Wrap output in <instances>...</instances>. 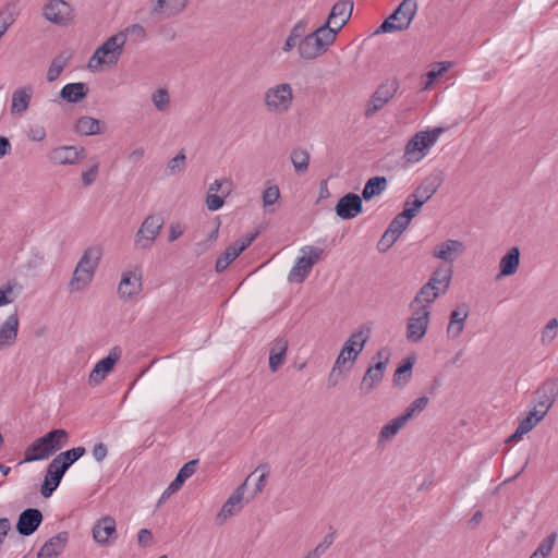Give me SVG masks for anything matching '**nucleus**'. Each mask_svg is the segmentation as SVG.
Masks as SVG:
<instances>
[{
	"mask_svg": "<svg viewBox=\"0 0 558 558\" xmlns=\"http://www.w3.org/2000/svg\"><path fill=\"white\" fill-rule=\"evenodd\" d=\"M336 40V33L327 26H319L305 35L298 44L301 59L311 61L324 54Z\"/></svg>",
	"mask_w": 558,
	"mask_h": 558,
	"instance_id": "nucleus-1",
	"label": "nucleus"
},
{
	"mask_svg": "<svg viewBox=\"0 0 558 558\" xmlns=\"http://www.w3.org/2000/svg\"><path fill=\"white\" fill-rule=\"evenodd\" d=\"M444 131V128H435L433 130L416 132L404 147L403 159L409 163L421 161L437 143Z\"/></svg>",
	"mask_w": 558,
	"mask_h": 558,
	"instance_id": "nucleus-2",
	"label": "nucleus"
},
{
	"mask_svg": "<svg viewBox=\"0 0 558 558\" xmlns=\"http://www.w3.org/2000/svg\"><path fill=\"white\" fill-rule=\"evenodd\" d=\"M123 34H114L106 39V41L98 47L88 61L90 69L107 65L114 66L124 50Z\"/></svg>",
	"mask_w": 558,
	"mask_h": 558,
	"instance_id": "nucleus-3",
	"label": "nucleus"
},
{
	"mask_svg": "<svg viewBox=\"0 0 558 558\" xmlns=\"http://www.w3.org/2000/svg\"><path fill=\"white\" fill-rule=\"evenodd\" d=\"M418 9L417 0H403L379 26L376 33L405 31L410 27Z\"/></svg>",
	"mask_w": 558,
	"mask_h": 558,
	"instance_id": "nucleus-4",
	"label": "nucleus"
},
{
	"mask_svg": "<svg viewBox=\"0 0 558 558\" xmlns=\"http://www.w3.org/2000/svg\"><path fill=\"white\" fill-rule=\"evenodd\" d=\"M267 112L271 114L287 113L293 104V89L289 83H281L269 87L263 98Z\"/></svg>",
	"mask_w": 558,
	"mask_h": 558,
	"instance_id": "nucleus-5",
	"label": "nucleus"
},
{
	"mask_svg": "<svg viewBox=\"0 0 558 558\" xmlns=\"http://www.w3.org/2000/svg\"><path fill=\"white\" fill-rule=\"evenodd\" d=\"M69 439V434L65 429H52L45 436L36 439L31 449L36 452L40 460H46L51 457L56 451L63 448Z\"/></svg>",
	"mask_w": 558,
	"mask_h": 558,
	"instance_id": "nucleus-6",
	"label": "nucleus"
},
{
	"mask_svg": "<svg viewBox=\"0 0 558 558\" xmlns=\"http://www.w3.org/2000/svg\"><path fill=\"white\" fill-rule=\"evenodd\" d=\"M304 254L299 257L295 265L288 275L290 282H303L312 270V267L320 259L324 250L317 246H304L301 248Z\"/></svg>",
	"mask_w": 558,
	"mask_h": 558,
	"instance_id": "nucleus-7",
	"label": "nucleus"
},
{
	"mask_svg": "<svg viewBox=\"0 0 558 558\" xmlns=\"http://www.w3.org/2000/svg\"><path fill=\"white\" fill-rule=\"evenodd\" d=\"M399 82L397 78H389L383 82L373 93L364 110L365 118H372L381 110L397 94Z\"/></svg>",
	"mask_w": 558,
	"mask_h": 558,
	"instance_id": "nucleus-8",
	"label": "nucleus"
},
{
	"mask_svg": "<svg viewBox=\"0 0 558 558\" xmlns=\"http://www.w3.org/2000/svg\"><path fill=\"white\" fill-rule=\"evenodd\" d=\"M163 226V219L159 215H148L135 233L134 245L136 248L146 250L151 247L158 238Z\"/></svg>",
	"mask_w": 558,
	"mask_h": 558,
	"instance_id": "nucleus-9",
	"label": "nucleus"
},
{
	"mask_svg": "<svg viewBox=\"0 0 558 558\" xmlns=\"http://www.w3.org/2000/svg\"><path fill=\"white\" fill-rule=\"evenodd\" d=\"M44 19L59 26H68L74 21V9L65 0H49L41 9Z\"/></svg>",
	"mask_w": 558,
	"mask_h": 558,
	"instance_id": "nucleus-10",
	"label": "nucleus"
},
{
	"mask_svg": "<svg viewBox=\"0 0 558 558\" xmlns=\"http://www.w3.org/2000/svg\"><path fill=\"white\" fill-rule=\"evenodd\" d=\"M412 313L407 323V339L410 342L421 341L428 329L430 308L425 306L411 308Z\"/></svg>",
	"mask_w": 558,
	"mask_h": 558,
	"instance_id": "nucleus-11",
	"label": "nucleus"
},
{
	"mask_svg": "<svg viewBox=\"0 0 558 558\" xmlns=\"http://www.w3.org/2000/svg\"><path fill=\"white\" fill-rule=\"evenodd\" d=\"M189 3L190 0H149V14L160 20L177 17L186 10Z\"/></svg>",
	"mask_w": 558,
	"mask_h": 558,
	"instance_id": "nucleus-12",
	"label": "nucleus"
},
{
	"mask_svg": "<svg viewBox=\"0 0 558 558\" xmlns=\"http://www.w3.org/2000/svg\"><path fill=\"white\" fill-rule=\"evenodd\" d=\"M536 396L537 401L533 410L545 417L558 397V381L556 379L545 380L536 390Z\"/></svg>",
	"mask_w": 558,
	"mask_h": 558,
	"instance_id": "nucleus-13",
	"label": "nucleus"
},
{
	"mask_svg": "<svg viewBox=\"0 0 558 558\" xmlns=\"http://www.w3.org/2000/svg\"><path fill=\"white\" fill-rule=\"evenodd\" d=\"M352 11L353 2L351 0H339L332 5L328 19L323 26L335 31L337 35L350 20Z\"/></svg>",
	"mask_w": 558,
	"mask_h": 558,
	"instance_id": "nucleus-14",
	"label": "nucleus"
},
{
	"mask_svg": "<svg viewBox=\"0 0 558 558\" xmlns=\"http://www.w3.org/2000/svg\"><path fill=\"white\" fill-rule=\"evenodd\" d=\"M85 157V148L82 146H59L53 148L49 155V160L58 166L76 165Z\"/></svg>",
	"mask_w": 558,
	"mask_h": 558,
	"instance_id": "nucleus-15",
	"label": "nucleus"
},
{
	"mask_svg": "<svg viewBox=\"0 0 558 558\" xmlns=\"http://www.w3.org/2000/svg\"><path fill=\"white\" fill-rule=\"evenodd\" d=\"M93 538L100 546H109L117 539V525L112 517L97 520L93 527Z\"/></svg>",
	"mask_w": 558,
	"mask_h": 558,
	"instance_id": "nucleus-16",
	"label": "nucleus"
},
{
	"mask_svg": "<svg viewBox=\"0 0 558 558\" xmlns=\"http://www.w3.org/2000/svg\"><path fill=\"white\" fill-rule=\"evenodd\" d=\"M119 359L120 351L117 348H113L109 352L108 356L101 359L99 362L96 363V365L94 366L88 376V384L90 386L100 385L106 379L108 374L113 369Z\"/></svg>",
	"mask_w": 558,
	"mask_h": 558,
	"instance_id": "nucleus-17",
	"label": "nucleus"
},
{
	"mask_svg": "<svg viewBox=\"0 0 558 558\" xmlns=\"http://www.w3.org/2000/svg\"><path fill=\"white\" fill-rule=\"evenodd\" d=\"M248 478L250 476L232 493V495L222 505L220 511L216 517V521L218 522V524L225 523L227 519L241 511L242 499L245 493Z\"/></svg>",
	"mask_w": 558,
	"mask_h": 558,
	"instance_id": "nucleus-18",
	"label": "nucleus"
},
{
	"mask_svg": "<svg viewBox=\"0 0 558 558\" xmlns=\"http://www.w3.org/2000/svg\"><path fill=\"white\" fill-rule=\"evenodd\" d=\"M335 210L341 219H353L363 210L362 197L354 193H348L338 201Z\"/></svg>",
	"mask_w": 558,
	"mask_h": 558,
	"instance_id": "nucleus-19",
	"label": "nucleus"
},
{
	"mask_svg": "<svg viewBox=\"0 0 558 558\" xmlns=\"http://www.w3.org/2000/svg\"><path fill=\"white\" fill-rule=\"evenodd\" d=\"M142 290V275L138 269L129 270L122 275L118 287V293L121 299L129 300L138 294Z\"/></svg>",
	"mask_w": 558,
	"mask_h": 558,
	"instance_id": "nucleus-20",
	"label": "nucleus"
},
{
	"mask_svg": "<svg viewBox=\"0 0 558 558\" xmlns=\"http://www.w3.org/2000/svg\"><path fill=\"white\" fill-rule=\"evenodd\" d=\"M465 251L464 244L459 240H446L437 244L432 252L433 257L446 263H453Z\"/></svg>",
	"mask_w": 558,
	"mask_h": 558,
	"instance_id": "nucleus-21",
	"label": "nucleus"
},
{
	"mask_svg": "<svg viewBox=\"0 0 558 558\" xmlns=\"http://www.w3.org/2000/svg\"><path fill=\"white\" fill-rule=\"evenodd\" d=\"M43 521L40 510L28 508L22 511L16 523V531L23 536H29L38 529Z\"/></svg>",
	"mask_w": 558,
	"mask_h": 558,
	"instance_id": "nucleus-22",
	"label": "nucleus"
},
{
	"mask_svg": "<svg viewBox=\"0 0 558 558\" xmlns=\"http://www.w3.org/2000/svg\"><path fill=\"white\" fill-rule=\"evenodd\" d=\"M385 369L386 361H377L374 365H371L367 368L360 385L362 396H367L375 389V387L383 380Z\"/></svg>",
	"mask_w": 558,
	"mask_h": 558,
	"instance_id": "nucleus-23",
	"label": "nucleus"
},
{
	"mask_svg": "<svg viewBox=\"0 0 558 558\" xmlns=\"http://www.w3.org/2000/svg\"><path fill=\"white\" fill-rule=\"evenodd\" d=\"M469 306L465 303L458 305L449 316L447 326V336L449 339H458L464 330L465 322L469 317Z\"/></svg>",
	"mask_w": 558,
	"mask_h": 558,
	"instance_id": "nucleus-24",
	"label": "nucleus"
},
{
	"mask_svg": "<svg viewBox=\"0 0 558 558\" xmlns=\"http://www.w3.org/2000/svg\"><path fill=\"white\" fill-rule=\"evenodd\" d=\"M440 183V180L436 177L425 178L411 194L415 207H422L428 199H430L439 189Z\"/></svg>",
	"mask_w": 558,
	"mask_h": 558,
	"instance_id": "nucleus-25",
	"label": "nucleus"
},
{
	"mask_svg": "<svg viewBox=\"0 0 558 558\" xmlns=\"http://www.w3.org/2000/svg\"><path fill=\"white\" fill-rule=\"evenodd\" d=\"M69 541L68 532H60L59 534L49 538L39 549L37 558H57L65 548Z\"/></svg>",
	"mask_w": 558,
	"mask_h": 558,
	"instance_id": "nucleus-26",
	"label": "nucleus"
},
{
	"mask_svg": "<svg viewBox=\"0 0 558 558\" xmlns=\"http://www.w3.org/2000/svg\"><path fill=\"white\" fill-rule=\"evenodd\" d=\"M289 342L286 338H276L269 345V369L272 373L278 369L286 362Z\"/></svg>",
	"mask_w": 558,
	"mask_h": 558,
	"instance_id": "nucleus-27",
	"label": "nucleus"
},
{
	"mask_svg": "<svg viewBox=\"0 0 558 558\" xmlns=\"http://www.w3.org/2000/svg\"><path fill=\"white\" fill-rule=\"evenodd\" d=\"M64 469L60 468L57 463L50 462L47 468L44 483L40 488V493L44 497L48 498L59 486L64 473Z\"/></svg>",
	"mask_w": 558,
	"mask_h": 558,
	"instance_id": "nucleus-28",
	"label": "nucleus"
},
{
	"mask_svg": "<svg viewBox=\"0 0 558 558\" xmlns=\"http://www.w3.org/2000/svg\"><path fill=\"white\" fill-rule=\"evenodd\" d=\"M19 316L16 313L7 317L0 327V351L4 348L12 347L17 338Z\"/></svg>",
	"mask_w": 558,
	"mask_h": 558,
	"instance_id": "nucleus-29",
	"label": "nucleus"
},
{
	"mask_svg": "<svg viewBox=\"0 0 558 558\" xmlns=\"http://www.w3.org/2000/svg\"><path fill=\"white\" fill-rule=\"evenodd\" d=\"M520 266V250L517 246L511 247L499 262L500 271L496 279L499 280L502 277H509L517 272Z\"/></svg>",
	"mask_w": 558,
	"mask_h": 558,
	"instance_id": "nucleus-30",
	"label": "nucleus"
},
{
	"mask_svg": "<svg viewBox=\"0 0 558 558\" xmlns=\"http://www.w3.org/2000/svg\"><path fill=\"white\" fill-rule=\"evenodd\" d=\"M33 95L31 86L22 87L13 92L11 100V113L23 116L28 109Z\"/></svg>",
	"mask_w": 558,
	"mask_h": 558,
	"instance_id": "nucleus-31",
	"label": "nucleus"
},
{
	"mask_svg": "<svg viewBox=\"0 0 558 558\" xmlns=\"http://www.w3.org/2000/svg\"><path fill=\"white\" fill-rule=\"evenodd\" d=\"M441 294L442 293L437 289V287H432V283H425L416 293L410 304V307L416 308L425 306L426 308H429L430 304H433Z\"/></svg>",
	"mask_w": 558,
	"mask_h": 558,
	"instance_id": "nucleus-32",
	"label": "nucleus"
},
{
	"mask_svg": "<svg viewBox=\"0 0 558 558\" xmlns=\"http://www.w3.org/2000/svg\"><path fill=\"white\" fill-rule=\"evenodd\" d=\"M88 94V87L85 83H70L62 87L60 97L68 102H80Z\"/></svg>",
	"mask_w": 558,
	"mask_h": 558,
	"instance_id": "nucleus-33",
	"label": "nucleus"
},
{
	"mask_svg": "<svg viewBox=\"0 0 558 558\" xmlns=\"http://www.w3.org/2000/svg\"><path fill=\"white\" fill-rule=\"evenodd\" d=\"M102 251L98 246L86 248L76 266L86 269L90 275L95 276V271L99 265Z\"/></svg>",
	"mask_w": 558,
	"mask_h": 558,
	"instance_id": "nucleus-34",
	"label": "nucleus"
},
{
	"mask_svg": "<svg viewBox=\"0 0 558 558\" xmlns=\"http://www.w3.org/2000/svg\"><path fill=\"white\" fill-rule=\"evenodd\" d=\"M452 278V269L450 267H437L426 283H432V287H437L439 291L445 294L449 289Z\"/></svg>",
	"mask_w": 558,
	"mask_h": 558,
	"instance_id": "nucleus-35",
	"label": "nucleus"
},
{
	"mask_svg": "<svg viewBox=\"0 0 558 558\" xmlns=\"http://www.w3.org/2000/svg\"><path fill=\"white\" fill-rule=\"evenodd\" d=\"M93 279L94 276L90 275L86 269L76 266L68 284V289L71 293L83 291L89 287Z\"/></svg>",
	"mask_w": 558,
	"mask_h": 558,
	"instance_id": "nucleus-36",
	"label": "nucleus"
},
{
	"mask_svg": "<svg viewBox=\"0 0 558 558\" xmlns=\"http://www.w3.org/2000/svg\"><path fill=\"white\" fill-rule=\"evenodd\" d=\"M388 181L385 177H373L367 180L363 191L362 198L369 201L375 196L380 195L387 187Z\"/></svg>",
	"mask_w": 558,
	"mask_h": 558,
	"instance_id": "nucleus-37",
	"label": "nucleus"
},
{
	"mask_svg": "<svg viewBox=\"0 0 558 558\" xmlns=\"http://www.w3.org/2000/svg\"><path fill=\"white\" fill-rule=\"evenodd\" d=\"M75 131L81 135H97L102 133L101 122L92 117H81L75 123Z\"/></svg>",
	"mask_w": 558,
	"mask_h": 558,
	"instance_id": "nucleus-38",
	"label": "nucleus"
},
{
	"mask_svg": "<svg viewBox=\"0 0 558 558\" xmlns=\"http://www.w3.org/2000/svg\"><path fill=\"white\" fill-rule=\"evenodd\" d=\"M86 450L84 447H75L59 453L52 459V462L66 471L75 461L82 458Z\"/></svg>",
	"mask_w": 558,
	"mask_h": 558,
	"instance_id": "nucleus-39",
	"label": "nucleus"
},
{
	"mask_svg": "<svg viewBox=\"0 0 558 558\" xmlns=\"http://www.w3.org/2000/svg\"><path fill=\"white\" fill-rule=\"evenodd\" d=\"M71 59V53L63 51L60 54H58L56 58L52 59L48 71H47V81L49 83L54 82L60 74L63 72L65 66L68 65L69 61Z\"/></svg>",
	"mask_w": 558,
	"mask_h": 558,
	"instance_id": "nucleus-40",
	"label": "nucleus"
},
{
	"mask_svg": "<svg viewBox=\"0 0 558 558\" xmlns=\"http://www.w3.org/2000/svg\"><path fill=\"white\" fill-rule=\"evenodd\" d=\"M407 422L408 421L403 415L393 418L391 422L381 427L378 441L383 444L393 438Z\"/></svg>",
	"mask_w": 558,
	"mask_h": 558,
	"instance_id": "nucleus-41",
	"label": "nucleus"
},
{
	"mask_svg": "<svg viewBox=\"0 0 558 558\" xmlns=\"http://www.w3.org/2000/svg\"><path fill=\"white\" fill-rule=\"evenodd\" d=\"M411 220L412 215L410 214V210H402L391 220V222L388 226V229L400 236L403 233V231L409 227Z\"/></svg>",
	"mask_w": 558,
	"mask_h": 558,
	"instance_id": "nucleus-42",
	"label": "nucleus"
},
{
	"mask_svg": "<svg viewBox=\"0 0 558 558\" xmlns=\"http://www.w3.org/2000/svg\"><path fill=\"white\" fill-rule=\"evenodd\" d=\"M186 165V156L183 150H180L173 158H171L165 169L167 177H173L183 172Z\"/></svg>",
	"mask_w": 558,
	"mask_h": 558,
	"instance_id": "nucleus-43",
	"label": "nucleus"
},
{
	"mask_svg": "<svg viewBox=\"0 0 558 558\" xmlns=\"http://www.w3.org/2000/svg\"><path fill=\"white\" fill-rule=\"evenodd\" d=\"M240 255L234 245H229L225 252L217 258L215 269L217 272H222L228 266Z\"/></svg>",
	"mask_w": 558,
	"mask_h": 558,
	"instance_id": "nucleus-44",
	"label": "nucleus"
},
{
	"mask_svg": "<svg viewBox=\"0 0 558 558\" xmlns=\"http://www.w3.org/2000/svg\"><path fill=\"white\" fill-rule=\"evenodd\" d=\"M556 539L557 533L551 532L539 543L536 550L529 558H547L555 546Z\"/></svg>",
	"mask_w": 558,
	"mask_h": 558,
	"instance_id": "nucleus-45",
	"label": "nucleus"
},
{
	"mask_svg": "<svg viewBox=\"0 0 558 558\" xmlns=\"http://www.w3.org/2000/svg\"><path fill=\"white\" fill-rule=\"evenodd\" d=\"M356 357L357 355L355 351H353L349 347H342L333 366H336V368H341L347 372L352 367L353 362L355 361Z\"/></svg>",
	"mask_w": 558,
	"mask_h": 558,
	"instance_id": "nucleus-46",
	"label": "nucleus"
},
{
	"mask_svg": "<svg viewBox=\"0 0 558 558\" xmlns=\"http://www.w3.org/2000/svg\"><path fill=\"white\" fill-rule=\"evenodd\" d=\"M291 162L299 173H304L310 163V155L305 149H293L291 153Z\"/></svg>",
	"mask_w": 558,
	"mask_h": 558,
	"instance_id": "nucleus-47",
	"label": "nucleus"
},
{
	"mask_svg": "<svg viewBox=\"0 0 558 558\" xmlns=\"http://www.w3.org/2000/svg\"><path fill=\"white\" fill-rule=\"evenodd\" d=\"M15 4H9L0 11V36L2 37L8 28L15 22Z\"/></svg>",
	"mask_w": 558,
	"mask_h": 558,
	"instance_id": "nucleus-48",
	"label": "nucleus"
},
{
	"mask_svg": "<svg viewBox=\"0 0 558 558\" xmlns=\"http://www.w3.org/2000/svg\"><path fill=\"white\" fill-rule=\"evenodd\" d=\"M151 101L160 112H166L170 108V95L166 88L156 89L151 95Z\"/></svg>",
	"mask_w": 558,
	"mask_h": 558,
	"instance_id": "nucleus-49",
	"label": "nucleus"
},
{
	"mask_svg": "<svg viewBox=\"0 0 558 558\" xmlns=\"http://www.w3.org/2000/svg\"><path fill=\"white\" fill-rule=\"evenodd\" d=\"M412 367L413 361L410 359L405 360L404 363L396 369L393 374V384L396 386H403L407 384L411 377Z\"/></svg>",
	"mask_w": 558,
	"mask_h": 558,
	"instance_id": "nucleus-50",
	"label": "nucleus"
},
{
	"mask_svg": "<svg viewBox=\"0 0 558 558\" xmlns=\"http://www.w3.org/2000/svg\"><path fill=\"white\" fill-rule=\"evenodd\" d=\"M558 332V319L551 318L548 320V323L545 325V327L542 330L541 335V341L543 345L550 344L554 339L557 337Z\"/></svg>",
	"mask_w": 558,
	"mask_h": 558,
	"instance_id": "nucleus-51",
	"label": "nucleus"
},
{
	"mask_svg": "<svg viewBox=\"0 0 558 558\" xmlns=\"http://www.w3.org/2000/svg\"><path fill=\"white\" fill-rule=\"evenodd\" d=\"M543 415L536 413V411L532 410L529 412L527 416L519 422L520 434H527L531 432L542 420Z\"/></svg>",
	"mask_w": 558,
	"mask_h": 558,
	"instance_id": "nucleus-52",
	"label": "nucleus"
},
{
	"mask_svg": "<svg viewBox=\"0 0 558 558\" xmlns=\"http://www.w3.org/2000/svg\"><path fill=\"white\" fill-rule=\"evenodd\" d=\"M429 400L427 397H420L415 399L402 414L407 421H409L413 415L422 412L428 404Z\"/></svg>",
	"mask_w": 558,
	"mask_h": 558,
	"instance_id": "nucleus-53",
	"label": "nucleus"
},
{
	"mask_svg": "<svg viewBox=\"0 0 558 558\" xmlns=\"http://www.w3.org/2000/svg\"><path fill=\"white\" fill-rule=\"evenodd\" d=\"M367 341V337L363 335V331H359L353 333L343 344V347H349L353 351L356 352V355L363 350L365 343Z\"/></svg>",
	"mask_w": 558,
	"mask_h": 558,
	"instance_id": "nucleus-54",
	"label": "nucleus"
},
{
	"mask_svg": "<svg viewBox=\"0 0 558 558\" xmlns=\"http://www.w3.org/2000/svg\"><path fill=\"white\" fill-rule=\"evenodd\" d=\"M117 34H123L124 45L126 44L128 36H135L137 39H143L146 37L145 28L137 23L126 26L124 29L118 32Z\"/></svg>",
	"mask_w": 558,
	"mask_h": 558,
	"instance_id": "nucleus-55",
	"label": "nucleus"
},
{
	"mask_svg": "<svg viewBox=\"0 0 558 558\" xmlns=\"http://www.w3.org/2000/svg\"><path fill=\"white\" fill-rule=\"evenodd\" d=\"M280 197V191L277 185L268 186L263 193V206L268 208L274 205Z\"/></svg>",
	"mask_w": 558,
	"mask_h": 558,
	"instance_id": "nucleus-56",
	"label": "nucleus"
},
{
	"mask_svg": "<svg viewBox=\"0 0 558 558\" xmlns=\"http://www.w3.org/2000/svg\"><path fill=\"white\" fill-rule=\"evenodd\" d=\"M197 463H198V460H191V461L186 462L180 469L179 473L175 476L178 482H181L183 484L189 477H191L195 473Z\"/></svg>",
	"mask_w": 558,
	"mask_h": 558,
	"instance_id": "nucleus-57",
	"label": "nucleus"
},
{
	"mask_svg": "<svg viewBox=\"0 0 558 558\" xmlns=\"http://www.w3.org/2000/svg\"><path fill=\"white\" fill-rule=\"evenodd\" d=\"M208 193L221 192L223 196H228L231 192V182L228 179L215 180L208 187Z\"/></svg>",
	"mask_w": 558,
	"mask_h": 558,
	"instance_id": "nucleus-58",
	"label": "nucleus"
},
{
	"mask_svg": "<svg viewBox=\"0 0 558 558\" xmlns=\"http://www.w3.org/2000/svg\"><path fill=\"white\" fill-rule=\"evenodd\" d=\"M99 170V162L97 160L82 173V183L84 186H90L97 179Z\"/></svg>",
	"mask_w": 558,
	"mask_h": 558,
	"instance_id": "nucleus-59",
	"label": "nucleus"
},
{
	"mask_svg": "<svg viewBox=\"0 0 558 558\" xmlns=\"http://www.w3.org/2000/svg\"><path fill=\"white\" fill-rule=\"evenodd\" d=\"M335 539L333 533L327 534L323 541L312 550H310L315 558H320L326 550L332 545Z\"/></svg>",
	"mask_w": 558,
	"mask_h": 558,
	"instance_id": "nucleus-60",
	"label": "nucleus"
},
{
	"mask_svg": "<svg viewBox=\"0 0 558 558\" xmlns=\"http://www.w3.org/2000/svg\"><path fill=\"white\" fill-rule=\"evenodd\" d=\"M399 235L395 232H391L388 228L383 234L380 241L378 242V250L380 252H386L388 248L392 246V244L398 240Z\"/></svg>",
	"mask_w": 558,
	"mask_h": 558,
	"instance_id": "nucleus-61",
	"label": "nucleus"
},
{
	"mask_svg": "<svg viewBox=\"0 0 558 558\" xmlns=\"http://www.w3.org/2000/svg\"><path fill=\"white\" fill-rule=\"evenodd\" d=\"M399 235L395 232H391L388 228L383 234L380 241L378 242V250L380 252H386L388 248L392 246V244L398 240Z\"/></svg>",
	"mask_w": 558,
	"mask_h": 558,
	"instance_id": "nucleus-62",
	"label": "nucleus"
},
{
	"mask_svg": "<svg viewBox=\"0 0 558 558\" xmlns=\"http://www.w3.org/2000/svg\"><path fill=\"white\" fill-rule=\"evenodd\" d=\"M452 66V63L449 61L437 62L433 65V69L427 73V77L435 81L437 77L442 75L446 71H448Z\"/></svg>",
	"mask_w": 558,
	"mask_h": 558,
	"instance_id": "nucleus-63",
	"label": "nucleus"
},
{
	"mask_svg": "<svg viewBox=\"0 0 558 558\" xmlns=\"http://www.w3.org/2000/svg\"><path fill=\"white\" fill-rule=\"evenodd\" d=\"M225 204L223 195L219 196L216 193H208L206 195V206L210 211L220 209Z\"/></svg>",
	"mask_w": 558,
	"mask_h": 558,
	"instance_id": "nucleus-64",
	"label": "nucleus"
}]
</instances>
